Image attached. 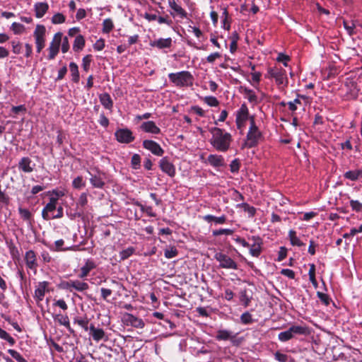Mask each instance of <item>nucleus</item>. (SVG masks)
Segmentation results:
<instances>
[{
	"label": "nucleus",
	"instance_id": "nucleus-51",
	"mask_svg": "<svg viewBox=\"0 0 362 362\" xmlns=\"http://www.w3.org/2000/svg\"><path fill=\"white\" fill-rule=\"evenodd\" d=\"M233 230H231V229H229V228H221V229L213 230L212 235L214 236H218V235H229L233 234Z\"/></svg>",
	"mask_w": 362,
	"mask_h": 362
},
{
	"label": "nucleus",
	"instance_id": "nucleus-18",
	"mask_svg": "<svg viewBox=\"0 0 362 362\" xmlns=\"http://www.w3.org/2000/svg\"><path fill=\"white\" fill-rule=\"evenodd\" d=\"M34 166L35 164L32 165V160L28 157L22 158L18 163V168L27 173L33 172Z\"/></svg>",
	"mask_w": 362,
	"mask_h": 362
},
{
	"label": "nucleus",
	"instance_id": "nucleus-39",
	"mask_svg": "<svg viewBox=\"0 0 362 362\" xmlns=\"http://www.w3.org/2000/svg\"><path fill=\"white\" fill-rule=\"evenodd\" d=\"M135 252V249L133 247H129L125 250H122L119 252L120 260H125L132 256Z\"/></svg>",
	"mask_w": 362,
	"mask_h": 362
},
{
	"label": "nucleus",
	"instance_id": "nucleus-2",
	"mask_svg": "<svg viewBox=\"0 0 362 362\" xmlns=\"http://www.w3.org/2000/svg\"><path fill=\"white\" fill-rule=\"evenodd\" d=\"M168 78L177 87H191L194 80L192 74L187 71L170 73Z\"/></svg>",
	"mask_w": 362,
	"mask_h": 362
},
{
	"label": "nucleus",
	"instance_id": "nucleus-36",
	"mask_svg": "<svg viewBox=\"0 0 362 362\" xmlns=\"http://www.w3.org/2000/svg\"><path fill=\"white\" fill-rule=\"evenodd\" d=\"M54 320H57L60 325L65 326L66 328L70 329V322L69 319L67 315H63L61 314H58L54 317Z\"/></svg>",
	"mask_w": 362,
	"mask_h": 362
},
{
	"label": "nucleus",
	"instance_id": "nucleus-22",
	"mask_svg": "<svg viewBox=\"0 0 362 362\" xmlns=\"http://www.w3.org/2000/svg\"><path fill=\"white\" fill-rule=\"evenodd\" d=\"M250 117L249 110L245 103L241 105L240 109L236 112L235 119L242 122L248 120Z\"/></svg>",
	"mask_w": 362,
	"mask_h": 362
},
{
	"label": "nucleus",
	"instance_id": "nucleus-10",
	"mask_svg": "<svg viewBox=\"0 0 362 362\" xmlns=\"http://www.w3.org/2000/svg\"><path fill=\"white\" fill-rule=\"evenodd\" d=\"M143 147L149 151L152 154L156 156H162L164 153V150L160 145L155 141L146 139L142 142Z\"/></svg>",
	"mask_w": 362,
	"mask_h": 362
},
{
	"label": "nucleus",
	"instance_id": "nucleus-55",
	"mask_svg": "<svg viewBox=\"0 0 362 362\" xmlns=\"http://www.w3.org/2000/svg\"><path fill=\"white\" fill-rule=\"evenodd\" d=\"M18 211H19V214L23 219L28 221L30 218L31 213L30 212V211L28 209L19 208Z\"/></svg>",
	"mask_w": 362,
	"mask_h": 362
},
{
	"label": "nucleus",
	"instance_id": "nucleus-9",
	"mask_svg": "<svg viewBox=\"0 0 362 362\" xmlns=\"http://www.w3.org/2000/svg\"><path fill=\"white\" fill-rule=\"evenodd\" d=\"M90 177V182L93 187L103 189L105 185V173L96 169L95 173L88 172Z\"/></svg>",
	"mask_w": 362,
	"mask_h": 362
},
{
	"label": "nucleus",
	"instance_id": "nucleus-40",
	"mask_svg": "<svg viewBox=\"0 0 362 362\" xmlns=\"http://www.w3.org/2000/svg\"><path fill=\"white\" fill-rule=\"evenodd\" d=\"M240 206L243 209L244 211L248 214L250 218L255 216L256 214V209L254 206L249 205L247 203H242Z\"/></svg>",
	"mask_w": 362,
	"mask_h": 362
},
{
	"label": "nucleus",
	"instance_id": "nucleus-16",
	"mask_svg": "<svg viewBox=\"0 0 362 362\" xmlns=\"http://www.w3.org/2000/svg\"><path fill=\"white\" fill-rule=\"evenodd\" d=\"M140 128L142 131L153 134H158L160 133V129L156 126L153 121H148L143 122Z\"/></svg>",
	"mask_w": 362,
	"mask_h": 362
},
{
	"label": "nucleus",
	"instance_id": "nucleus-14",
	"mask_svg": "<svg viewBox=\"0 0 362 362\" xmlns=\"http://www.w3.org/2000/svg\"><path fill=\"white\" fill-rule=\"evenodd\" d=\"M25 261L28 268L32 270H36L38 264L36 254L33 250H30L25 252Z\"/></svg>",
	"mask_w": 362,
	"mask_h": 362
},
{
	"label": "nucleus",
	"instance_id": "nucleus-1",
	"mask_svg": "<svg viewBox=\"0 0 362 362\" xmlns=\"http://www.w3.org/2000/svg\"><path fill=\"white\" fill-rule=\"evenodd\" d=\"M210 132L212 135L210 139V144L212 146L218 151H227L232 141L231 134L218 127H212Z\"/></svg>",
	"mask_w": 362,
	"mask_h": 362
},
{
	"label": "nucleus",
	"instance_id": "nucleus-58",
	"mask_svg": "<svg viewBox=\"0 0 362 362\" xmlns=\"http://www.w3.org/2000/svg\"><path fill=\"white\" fill-rule=\"evenodd\" d=\"M317 296L325 305H328L329 304L330 299L327 294L318 291Z\"/></svg>",
	"mask_w": 362,
	"mask_h": 362
},
{
	"label": "nucleus",
	"instance_id": "nucleus-30",
	"mask_svg": "<svg viewBox=\"0 0 362 362\" xmlns=\"http://www.w3.org/2000/svg\"><path fill=\"white\" fill-rule=\"evenodd\" d=\"M169 6L174 10L181 18L187 17V12L178 4H176L175 0L168 1Z\"/></svg>",
	"mask_w": 362,
	"mask_h": 362
},
{
	"label": "nucleus",
	"instance_id": "nucleus-63",
	"mask_svg": "<svg viewBox=\"0 0 362 362\" xmlns=\"http://www.w3.org/2000/svg\"><path fill=\"white\" fill-rule=\"evenodd\" d=\"M221 56V55L219 52H214L206 57V62L210 64H213L215 62V60L218 58H220Z\"/></svg>",
	"mask_w": 362,
	"mask_h": 362
},
{
	"label": "nucleus",
	"instance_id": "nucleus-28",
	"mask_svg": "<svg viewBox=\"0 0 362 362\" xmlns=\"http://www.w3.org/2000/svg\"><path fill=\"white\" fill-rule=\"evenodd\" d=\"M85 42L86 41L83 35H76L73 44V50L75 52H78L81 51L85 46Z\"/></svg>",
	"mask_w": 362,
	"mask_h": 362
},
{
	"label": "nucleus",
	"instance_id": "nucleus-35",
	"mask_svg": "<svg viewBox=\"0 0 362 362\" xmlns=\"http://www.w3.org/2000/svg\"><path fill=\"white\" fill-rule=\"evenodd\" d=\"M88 194L86 192H83L81 194L78 202L76 203L77 204V210H83V208L87 205L88 204Z\"/></svg>",
	"mask_w": 362,
	"mask_h": 362
},
{
	"label": "nucleus",
	"instance_id": "nucleus-53",
	"mask_svg": "<svg viewBox=\"0 0 362 362\" xmlns=\"http://www.w3.org/2000/svg\"><path fill=\"white\" fill-rule=\"evenodd\" d=\"M11 29L15 34H20L24 30L25 27L19 23L14 22L11 25Z\"/></svg>",
	"mask_w": 362,
	"mask_h": 362
},
{
	"label": "nucleus",
	"instance_id": "nucleus-64",
	"mask_svg": "<svg viewBox=\"0 0 362 362\" xmlns=\"http://www.w3.org/2000/svg\"><path fill=\"white\" fill-rule=\"evenodd\" d=\"M275 359L279 362H286L287 360H288V356L284 354H281L280 352H276L275 355Z\"/></svg>",
	"mask_w": 362,
	"mask_h": 362
},
{
	"label": "nucleus",
	"instance_id": "nucleus-6",
	"mask_svg": "<svg viewBox=\"0 0 362 362\" xmlns=\"http://www.w3.org/2000/svg\"><path fill=\"white\" fill-rule=\"evenodd\" d=\"M214 258L219 262V267L224 269H237V263L228 255L217 252L214 255Z\"/></svg>",
	"mask_w": 362,
	"mask_h": 362
},
{
	"label": "nucleus",
	"instance_id": "nucleus-27",
	"mask_svg": "<svg viewBox=\"0 0 362 362\" xmlns=\"http://www.w3.org/2000/svg\"><path fill=\"white\" fill-rule=\"evenodd\" d=\"M95 267L93 261L88 259L85 264L81 268V273L78 275L80 278L83 279L88 276L89 272Z\"/></svg>",
	"mask_w": 362,
	"mask_h": 362
},
{
	"label": "nucleus",
	"instance_id": "nucleus-32",
	"mask_svg": "<svg viewBox=\"0 0 362 362\" xmlns=\"http://www.w3.org/2000/svg\"><path fill=\"white\" fill-rule=\"evenodd\" d=\"M203 219L208 223L214 221L217 224H223L226 221V216L223 215L221 216L216 217L215 216L208 214L204 216Z\"/></svg>",
	"mask_w": 362,
	"mask_h": 362
},
{
	"label": "nucleus",
	"instance_id": "nucleus-5",
	"mask_svg": "<svg viewBox=\"0 0 362 362\" xmlns=\"http://www.w3.org/2000/svg\"><path fill=\"white\" fill-rule=\"evenodd\" d=\"M262 137V134L258 127L249 129L246 136L247 140L244 144V146L248 148L255 147Z\"/></svg>",
	"mask_w": 362,
	"mask_h": 362
},
{
	"label": "nucleus",
	"instance_id": "nucleus-25",
	"mask_svg": "<svg viewBox=\"0 0 362 362\" xmlns=\"http://www.w3.org/2000/svg\"><path fill=\"white\" fill-rule=\"evenodd\" d=\"M275 79L277 85H287L288 79L286 77V73L284 69L279 68L275 76L273 77Z\"/></svg>",
	"mask_w": 362,
	"mask_h": 362
},
{
	"label": "nucleus",
	"instance_id": "nucleus-41",
	"mask_svg": "<svg viewBox=\"0 0 362 362\" xmlns=\"http://www.w3.org/2000/svg\"><path fill=\"white\" fill-rule=\"evenodd\" d=\"M178 254V251L174 246H170L166 248L164 251V256L167 259H171L176 257Z\"/></svg>",
	"mask_w": 362,
	"mask_h": 362
},
{
	"label": "nucleus",
	"instance_id": "nucleus-47",
	"mask_svg": "<svg viewBox=\"0 0 362 362\" xmlns=\"http://www.w3.org/2000/svg\"><path fill=\"white\" fill-rule=\"evenodd\" d=\"M131 164L134 169L137 170L141 165V157L139 154H134L132 157Z\"/></svg>",
	"mask_w": 362,
	"mask_h": 362
},
{
	"label": "nucleus",
	"instance_id": "nucleus-12",
	"mask_svg": "<svg viewBox=\"0 0 362 362\" xmlns=\"http://www.w3.org/2000/svg\"><path fill=\"white\" fill-rule=\"evenodd\" d=\"M160 170L170 177H175L176 174L175 165L170 161L168 157L162 158L159 161Z\"/></svg>",
	"mask_w": 362,
	"mask_h": 362
},
{
	"label": "nucleus",
	"instance_id": "nucleus-57",
	"mask_svg": "<svg viewBox=\"0 0 362 362\" xmlns=\"http://www.w3.org/2000/svg\"><path fill=\"white\" fill-rule=\"evenodd\" d=\"M230 171L232 173H238L240 169V161L238 159H234L230 164Z\"/></svg>",
	"mask_w": 362,
	"mask_h": 362
},
{
	"label": "nucleus",
	"instance_id": "nucleus-50",
	"mask_svg": "<svg viewBox=\"0 0 362 362\" xmlns=\"http://www.w3.org/2000/svg\"><path fill=\"white\" fill-rule=\"evenodd\" d=\"M8 353L18 362H28L18 351L14 349H8Z\"/></svg>",
	"mask_w": 362,
	"mask_h": 362
},
{
	"label": "nucleus",
	"instance_id": "nucleus-15",
	"mask_svg": "<svg viewBox=\"0 0 362 362\" xmlns=\"http://www.w3.org/2000/svg\"><path fill=\"white\" fill-rule=\"evenodd\" d=\"M173 45V40L171 37L168 38H159L150 42L149 45L152 47H156L159 49L165 48H170Z\"/></svg>",
	"mask_w": 362,
	"mask_h": 362
},
{
	"label": "nucleus",
	"instance_id": "nucleus-24",
	"mask_svg": "<svg viewBox=\"0 0 362 362\" xmlns=\"http://www.w3.org/2000/svg\"><path fill=\"white\" fill-rule=\"evenodd\" d=\"M344 177L351 181H356L362 178V168L359 169L346 171L344 174Z\"/></svg>",
	"mask_w": 362,
	"mask_h": 362
},
{
	"label": "nucleus",
	"instance_id": "nucleus-17",
	"mask_svg": "<svg viewBox=\"0 0 362 362\" xmlns=\"http://www.w3.org/2000/svg\"><path fill=\"white\" fill-rule=\"evenodd\" d=\"M90 334L92 336L93 340L99 341L102 339L105 341L107 340V337L105 335L104 330L101 328H96L94 325L91 324L89 327Z\"/></svg>",
	"mask_w": 362,
	"mask_h": 362
},
{
	"label": "nucleus",
	"instance_id": "nucleus-54",
	"mask_svg": "<svg viewBox=\"0 0 362 362\" xmlns=\"http://www.w3.org/2000/svg\"><path fill=\"white\" fill-rule=\"evenodd\" d=\"M350 206L355 211L359 212L362 211V204L358 200H351Z\"/></svg>",
	"mask_w": 362,
	"mask_h": 362
},
{
	"label": "nucleus",
	"instance_id": "nucleus-8",
	"mask_svg": "<svg viewBox=\"0 0 362 362\" xmlns=\"http://www.w3.org/2000/svg\"><path fill=\"white\" fill-rule=\"evenodd\" d=\"M62 33L59 32L57 33L53 37L52 41L51 42L48 50L49 54L47 56L48 59L52 60L55 58L59 51L60 44L62 42Z\"/></svg>",
	"mask_w": 362,
	"mask_h": 362
},
{
	"label": "nucleus",
	"instance_id": "nucleus-43",
	"mask_svg": "<svg viewBox=\"0 0 362 362\" xmlns=\"http://www.w3.org/2000/svg\"><path fill=\"white\" fill-rule=\"evenodd\" d=\"M114 25L110 18H106L103 22V32L109 33L113 29Z\"/></svg>",
	"mask_w": 362,
	"mask_h": 362
},
{
	"label": "nucleus",
	"instance_id": "nucleus-7",
	"mask_svg": "<svg viewBox=\"0 0 362 362\" xmlns=\"http://www.w3.org/2000/svg\"><path fill=\"white\" fill-rule=\"evenodd\" d=\"M115 136L122 144H129L135 139L133 132L128 128L118 129L115 132Z\"/></svg>",
	"mask_w": 362,
	"mask_h": 362
},
{
	"label": "nucleus",
	"instance_id": "nucleus-52",
	"mask_svg": "<svg viewBox=\"0 0 362 362\" xmlns=\"http://www.w3.org/2000/svg\"><path fill=\"white\" fill-rule=\"evenodd\" d=\"M74 323L78 324L79 326H81L82 328H83L86 331L89 329V327L88 326V320L87 318H75Z\"/></svg>",
	"mask_w": 362,
	"mask_h": 362
},
{
	"label": "nucleus",
	"instance_id": "nucleus-56",
	"mask_svg": "<svg viewBox=\"0 0 362 362\" xmlns=\"http://www.w3.org/2000/svg\"><path fill=\"white\" fill-rule=\"evenodd\" d=\"M83 63H82V66H83V68L85 71H88L90 68V62H91V55L90 54H88L86 56H85L83 58V60H82Z\"/></svg>",
	"mask_w": 362,
	"mask_h": 362
},
{
	"label": "nucleus",
	"instance_id": "nucleus-20",
	"mask_svg": "<svg viewBox=\"0 0 362 362\" xmlns=\"http://www.w3.org/2000/svg\"><path fill=\"white\" fill-rule=\"evenodd\" d=\"M49 9V5L46 2H37L34 5L35 17L42 18Z\"/></svg>",
	"mask_w": 362,
	"mask_h": 362
},
{
	"label": "nucleus",
	"instance_id": "nucleus-37",
	"mask_svg": "<svg viewBox=\"0 0 362 362\" xmlns=\"http://www.w3.org/2000/svg\"><path fill=\"white\" fill-rule=\"evenodd\" d=\"M240 301L245 307H247L251 301V298L248 296L246 289H243L240 292Z\"/></svg>",
	"mask_w": 362,
	"mask_h": 362
},
{
	"label": "nucleus",
	"instance_id": "nucleus-62",
	"mask_svg": "<svg viewBox=\"0 0 362 362\" xmlns=\"http://www.w3.org/2000/svg\"><path fill=\"white\" fill-rule=\"evenodd\" d=\"M279 68L275 66V67H269L267 69V73L265 75L266 78H273V77L275 76L276 72L279 71Z\"/></svg>",
	"mask_w": 362,
	"mask_h": 362
},
{
	"label": "nucleus",
	"instance_id": "nucleus-44",
	"mask_svg": "<svg viewBox=\"0 0 362 362\" xmlns=\"http://www.w3.org/2000/svg\"><path fill=\"white\" fill-rule=\"evenodd\" d=\"M86 182L83 180L81 176H78L74 179L72 182V186L74 188L79 189L85 187Z\"/></svg>",
	"mask_w": 362,
	"mask_h": 362
},
{
	"label": "nucleus",
	"instance_id": "nucleus-46",
	"mask_svg": "<svg viewBox=\"0 0 362 362\" xmlns=\"http://www.w3.org/2000/svg\"><path fill=\"white\" fill-rule=\"evenodd\" d=\"M240 321L244 325H250L253 322L252 315L249 312L243 313L240 316Z\"/></svg>",
	"mask_w": 362,
	"mask_h": 362
},
{
	"label": "nucleus",
	"instance_id": "nucleus-13",
	"mask_svg": "<svg viewBox=\"0 0 362 362\" xmlns=\"http://www.w3.org/2000/svg\"><path fill=\"white\" fill-rule=\"evenodd\" d=\"M124 321L127 325H129L136 328H143L145 325L142 319L130 313H126L124 315Z\"/></svg>",
	"mask_w": 362,
	"mask_h": 362
},
{
	"label": "nucleus",
	"instance_id": "nucleus-29",
	"mask_svg": "<svg viewBox=\"0 0 362 362\" xmlns=\"http://www.w3.org/2000/svg\"><path fill=\"white\" fill-rule=\"evenodd\" d=\"M207 160L214 167H221L224 164L223 158L221 156L211 154L208 156Z\"/></svg>",
	"mask_w": 362,
	"mask_h": 362
},
{
	"label": "nucleus",
	"instance_id": "nucleus-60",
	"mask_svg": "<svg viewBox=\"0 0 362 362\" xmlns=\"http://www.w3.org/2000/svg\"><path fill=\"white\" fill-rule=\"evenodd\" d=\"M11 112L14 114H19L20 112L25 113L26 107L24 105L13 106L11 108Z\"/></svg>",
	"mask_w": 362,
	"mask_h": 362
},
{
	"label": "nucleus",
	"instance_id": "nucleus-42",
	"mask_svg": "<svg viewBox=\"0 0 362 362\" xmlns=\"http://www.w3.org/2000/svg\"><path fill=\"white\" fill-rule=\"evenodd\" d=\"M0 338L8 341L11 346H13L16 343L15 339L11 336H10L8 333H7L5 330L2 329L1 327Z\"/></svg>",
	"mask_w": 362,
	"mask_h": 362
},
{
	"label": "nucleus",
	"instance_id": "nucleus-23",
	"mask_svg": "<svg viewBox=\"0 0 362 362\" xmlns=\"http://www.w3.org/2000/svg\"><path fill=\"white\" fill-rule=\"evenodd\" d=\"M216 339L218 341L232 340L235 337L233 332L227 329H219L216 332Z\"/></svg>",
	"mask_w": 362,
	"mask_h": 362
},
{
	"label": "nucleus",
	"instance_id": "nucleus-38",
	"mask_svg": "<svg viewBox=\"0 0 362 362\" xmlns=\"http://www.w3.org/2000/svg\"><path fill=\"white\" fill-rule=\"evenodd\" d=\"M343 25H344V27L345 28V30H346L348 35L349 36H353L354 35L356 34V32H355V27H356V25H355V23L354 21H351L350 23L349 22H347L346 21H343Z\"/></svg>",
	"mask_w": 362,
	"mask_h": 362
},
{
	"label": "nucleus",
	"instance_id": "nucleus-21",
	"mask_svg": "<svg viewBox=\"0 0 362 362\" xmlns=\"http://www.w3.org/2000/svg\"><path fill=\"white\" fill-rule=\"evenodd\" d=\"M49 285V283L47 281H42L40 282L37 288L35 290V298L37 301L42 300L45 295V291Z\"/></svg>",
	"mask_w": 362,
	"mask_h": 362
},
{
	"label": "nucleus",
	"instance_id": "nucleus-61",
	"mask_svg": "<svg viewBox=\"0 0 362 362\" xmlns=\"http://www.w3.org/2000/svg\"><path fill=\"white\" fill-rule=\"evenodd\" d=\"M281 274L291 279H293L295 278V272L289 269H282Z\"/></svg>",
	"mask_w": 362,
	"mask_h": 362
},
{
	"label": "nucleus",
	"instance_id": "nucleus-3",
	"mask_svg": "<svg viewBox=\"0 0 362 362\" xmlns=\"http://www.w3.org/2000/svg\"><path fill=\"white\" fill-rule=\"evenodd\" d=\"M308 333V328L305 325H292L287 330L280 332L278 339L285 342L291 340L296 335H307Z\"/></svg>",
	"mask_w": 362,
	"mask_h": 362
},
{
	"label": "nucleus",
	"instance_id": "nucleus-26",
	"mask_svg": "<svg viewBox=\"0 0 362 362\" xmlns=\"http://www.w3.org/2000/svg\"><path fill=\"white\" fill-rule=\"evenodd\" d=\"M100 103L107 110H112L113 107V101L109 93H105L99 95Z\"/></svg>",
	"mask_w": 362,
	"mask_h": 362
},
{
	"label": "nucleus",
	"instance_id": "nucleus-4",
	"mask_svg": "<svg viewBox=\"0 0 362 362\" xmlns=\"http://www.w3.org/2000/svg\"><path fill=\"white\" fill-rule=\"evenodd\" d=\"M50 193L55 194L56 197H51L49 199V202L45 205L42 211V216L43 219L46 221L52 219V215L50 214H53L52 213L57 209L58 197L64 195L62 192L57 190H53L52 192H49V194Z\"/></svg>",
	"mask_w": 362,
	"mask_h": 362
},
{
	"label": "nucleus",
	"instance_id": "nucleus-48",
	"mask_svg": "<svg viewBox=\"0 0 362 362\" xmlns=\"http://www.w3.org/2000/svg\"><path fill=\"white\" fill-rule=\"evenodd\" d=\"M204 101L205 103H206L208 105L211 107H216L219 104L218 100L214 96H206L204 98Z\"/></svg>",
	"mask_w": 362,
	"mask_h": 362
},
{
	"label": "nucleus",
	"instance_id": "nucleus-45",
	"mask_svg": "<svg viewBox=\"0 0 362 362\" xmlns=\"http://www.w3.org/2000/svg\"><path fill=\"white\" fill-rule=\"evenodd\" d=\"M243 91L244 93L247 95V98L250 103H257V97L252 90L247 88H244Z\"/></svg>",
	"mask_w": 362,
	"mask_h": 362
},
{
	"label": "nucleus",
	"instance_id": "nucleus-59",
	"mask_svg": "<svg viewBox=\"0 0 362 362\" xmlns=\"http://www.w3.org/2000/svg\"><path fill=\"white\" fill-rule=\"evenodd\" d=\"M105 47V40L103 38L98 40L93 45L94 49L97 51H101Z\"/></svg>",
	"mask_w": 362,
	"mask_h": 362
},
{
	"label": "nucleus",
	"instance_id": "nucleus-34",
	"mask_svg": "<svg viewBox=\"0 0 362 362\" xmlns=\"http://www.w3.org/2000/svg\"><path fill=\"white\" fill-rule=\"evenodd\" d=\"M69 69L71 74L72 81L74 83H78L80 77L77 64L75 62H71L69 64Z\"/></svg>",
	"mask_w": 362,
	"mask_h": 362
},
{
	"label": "nucleus",
	"instance_id": "nucleus-11",
	"mask_svg": "<svg viewBox=\"0 0 362 362\" xmlns=\"http://www.w3.org/2000/svg\"><path fill=\"white\" fill-rule=\"evenodd\" d=\"M253 241L250 244V254L255 257H258L262 253V246L263 245L262 239L259 236H252L249 238Z\"/></svg>",
	"mask_w": 362,
	"mask_h": 362
},
{
	"label": "nucleus",
	"instance_id": "nucleus-49",
	"mask_svg": "<svg viewBox=\"0 0 362 362\" xmlns=\"http://www.w3.org/2000/svg\"><path fill=\"white\" fill-rule=\"evenodd\" d=\"M65 20L66 18L62 13H57L52 16V23L53 24H60L64 23Z\"/></svg>",
	"mask_w": 362,
	"mask_h": 362
},
{
	"label": "nucleus",
	"instance_id": "nucleus-19",
	"mask_svg": "<svg viewBox=\"0 0 362 362\" xmlns=\"http://www.w3.org/2000/svg\"><path fill=\"white\" fill-rule=\"evenodd\" d=\"M46 28L43 25H37L33 33L35 44L45 42Z\"/></svg>",
	"mask_w": 362,
	"mask_h": 362
},
{
	"label": "nucleus",
	"instance_id": "nucleus-33",
	"mask_svg": "<svg viewBox=\"0 0 362 362\" xmlns=\"http://www.w3.org/2000/svg\"><path fill=\"white\" fill-rule=\"evenodd\" d=\"M73 291L83 292L89 288V285L86 282L81 281L79 280H73L72 284Z\"/></svg>",
	"mask_w": 362,
	"mask_h": 362
},
{
	"label": "nucleus",
	"instance_id": "nucleus-31",
	"mask_svg": "<svg viewBox=\"0 0 362 362\" xmlns=\"http://www.w3.org/2000/svg\"><path fill=\"white\" fill-rule=\"evenodd\" d=\"M288 238L291 242V244L293 246L302 247L305 245L299 238L296 235V232L293 230H290L288 232Z\"/></svg>",
	"mask_w": 362,
	"mask_h": 362
}]
</instances>
